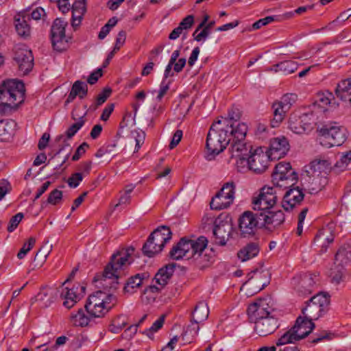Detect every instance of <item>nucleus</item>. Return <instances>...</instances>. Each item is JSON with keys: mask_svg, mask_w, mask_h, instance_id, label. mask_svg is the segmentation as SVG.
<instances>
[{"mask_svg": "<svg viewBox=\"0 0 351 351\" xmlns=\"http://www.w3.org/2000/svg\"><path fill=\"white\" fill-rule=\"evenodd\" d=\"M315 285V281L309 275H305L300 278L298 285L295 288L297 291L304 295L309 294L312 291V288Z\"/></svg>", "mask_w": 351, "mask_h": 351, "instance_id": "79ce46f5", "label": "nucleus"}, {"mask_svg": "<svg viewBox=\"0 0 351 351\" xmlns=\"http://www.w3.org/2000/svg\"><path fill=\"white\" fill-rule=\"evenodd\" d=\"M271 310L272 309L268 307L267 299H260L248 306L247 313L250 319L255 322L264 315H269Z\"/></svg>", "mask_w": 351, "mask_h": 351, "instance_id": "a878e982", "label": "nucleus"}, {"mask_svg": "<svg viewBox=\"0 0 351 351\" xmlns=\"http://www.w3.org/2000/svg\"><path fill=\"white\" fill-rule=\"evenodd\" d=\"M232 226L228 222L216 224L213 228L215 243L219 245H225L230 237Z\"/></svg>", "mask_w": 351, "mask_h": 351, "instance_id": "cd10ccee", "label": "nucleus"}, {"mask_svg": "<svg viewBox=\"0 0 351 351\" xmlns=\"http://www.w3.org/2000/svg\"><path fill=\"white\" fill-rule=\"evenodd\" d=\"M116 24L117 23H106V25L101 28L99 33V38L101 40L104 39L110 32L111 29L115 26Z\"/></svg>", "mask_w": 351, "mask_h": 351, "instance_id": "774afa93", "label": "nucleus"}, {"mask_svg": "<svg viewBox=\"0 0 351 351\" xmlns=\"http://www.w3.org/2000/svg\"><path fill=\"white\" fill-rule=\"evenodd\" d=\"M197 324H196L193 320L191 321V324L189 326V327L187 328V330L182 334V339L184 341L186 340L185 339V337H186V333L188 332H189L191 334H192V335L193 337L196 336L198 334V332L199 330V326Z\"/></svg>", "mask_w": 351, "mask_h": 351, "instance_id": "680f3d73", "label": "nucleus"}, {"mask_svg": "<svg viewBox=\"0 0 351 351\" xmlns=\"http://www.w3.org/2000/svg\"><path fill=\"white\" fill-rule=\"evenodd\" d=\"M276 67L283 74L288 75L293 73L298 69V65L294 61L286 60L276 64Z\"/></svg>", "mask_w": 351, "mask_h": 351, "instance_id": "c03bdc74", "label": "nucleus"}, {"mask_svg": "<svg viewBox=\"0 0 351 351\" xmlns=\"http://www.w3.org/2000/svg\"><path fill=\"white\" fill-rule=\"evenodd\" d=\"M14 60L16 62L20 72L25 75L28 73L34 65L32 51L24 45H17L14 47Z\"/></svg>", "mask_w": 351, "mask_h": 351, "instance_id": "a211bd4d", "label": "nucleus"}, {"mask_svg": "<svg viewBox=\"0 0 351 351\" xmlns=\"http://www.w3.org/2000/svg\"><path fill=\"white\" fill-rule=\"evenodd\" d=\"M165 315H162L156 322H154L152 326L149 329L145 330L143 333L147 335L149 338H152L154 333L162 327L165 322Z\"/></svg>", "mask_w": 351, "mask_h": 351, "instance_id": "09e8293b", "label": "nucleus"}, {"mask_svg": "<svg viewBox=\"0 0 351 351\" xmlns=\"http://www.w3.org/2000/svg\"><path fill=\"white\" fill-rule=\"evenodd\" d=\"M296 97L297 96L295 94H285L278 102L282 106V108H284L285 110H289L295 101Z\"/></svg>", "mask_w": 351, "mask_h": 351, "instance_id": "8fccbe9b", "label": "nucleus"}, {"mask_svg": "<svg viewBox=\"0 0 351 351\" xmlns=\"http://www.w3.org/2000/svg\"><path fill=\"white\" fill-rule=\"evenodd\" d=\"M315 328V324L308 319L298 317L295 325L285 332L276 342L277 346L294 343L307 337Z\"/></svg>", "mask_w": 351, "mask_h": 351, "instance_id": "1a4fd4ad", "label": "nucleus"}, {"mask_svg": "<svg viewBox=\"0 0 351 351\" xmlns=\"http://www.w3.org/2000/svg\"><path fill=\"white\" fill-rule=\"evenodd\" d=\"M15 29L18 35L23 38H27L31 34V27L29 23H16Z\"/></svg>", "mask_w": 351, "mask_h": 351, "instance_id": "3c124183", "label": "nucleus"}, {"mask_svg": "<svg viewBox=\"0 0 351 351\" xmlns=\"http://www.w3.org/2000/svg\"><path fill=\"white\" fill-rule=\"evenodd\" d=\"M172 232L167 226H161L149 236L142 247L143 253L147 257H153L160 253L165 244L171 239Z\"/></svg>", "mask_w": 351, "mask_h": 351, "instance_id": "6e6552de", "label": "nucleus"}, {"mask_svg": "<svg viewBox=\"0 0 351 351\" xmlns=\"http://www.w3.org/2000/svg\"><path fill=\"white\" fill-rule=\"evenodd\" d=\"M23 218V214L21 213H19L13 216L10 220L9 225L8 226V231L10 232L14 231L17 228Z\"/></svg>", "mask_w": 351, "mask_h": 351, "instance_id": "6e6d98bb", "label": "nucleus"}, {"mask_svg": "<svg viewBox=\"0 0 351 351\" xmlns=\"http://www.w3.org/2000/svg\"><path fill=\"white\" fill-rule=\"evenodd\" d=\"M235 184L234 182L225 183L221 189L212 198L210 206L212 210H223L228 208L234 202Z\"/></svg>", "mask_w": 351, "mask_h": 351, "instance_id": "ddd939ff", "label": "nucleus"}, {"mask_svg": "<svg viewBox=\"0 0 351 351\" xmlns=\"http://www.w3.org/2000/svg\"><path fill=\"white\" fill-rule=\"evenodd\" d=\"M134 252L133 247L121 249L113 254L111 256L110 261L105 267L103 274L102 285L107 286V280H112V283L110 289H117L118 284V278L119 277V270L123 269L125 267L130 265L134 259L132 255Z\"/></svg>", "mask_w": 351, "mask_h": 351, "instance_id": "39448f33", "label": "nucleus"}, {"mask_svg": "<svg viewBox=\"0 0 351 351\" xmlns=\"http://www.w3.org/2000/svg\"><path fill=\"white\" fill-rule=\"evenodd\" d=\"M16 123L13 120L0 121V141H8L14 134Z\"/></svg>", "mask_w": 351, "mask_h": 351, "instance_id": "72a5a7b5", "label": "nucleus"}, {"mask_svg": "<svg viewBox=\"0 0 351 351\" xmlns=\"http://www.w3.org/2000/svg\"><path fill=\"white\" fill-rule=\"evenodd\" d=\"M319 143L325 147L340 146L346 139V130L338 125H324L317 130Z\"/></svg>", "mask_w": 351, "mask_h": 351, "instance_id": "9d476101", "label": "nucleus"}, {"mask_svg": "<svg viewBox=\"0 0 351 351\" xmlns=\"http://www.w3.org/2000/svg\"><path fill=\"white\" fill-rule=\"evenodd\" d=\"M331 165L332 162L328 159L317 158L310 163L309 170H306V173L319 175L326 173L331 169Z\"/></svg>", "mask_w": 351, "mask_h": 351, "instance_id": "c756f323", "label": "nucleus"}, {"mask_svg": "<svg viewBox=\"0 0 351 351\" xmlns=\"http://www.w3.org/2000/svg\"><path fill=\"white\" fill-rule=\"evenodd\" d=\"M102 76V69L99 68L93 72L88 78V83L90 84H95L99 78Z\"/></svg>", "mask_w": 351, "mask_h": 351, "instance_id": "69168bd1", "label": "nucleus"}, {"mask_svg": "<svg viewBox=\"0 0 351 351\" xmlns=\"http://www.w3.org/2000/svg\"><path fill=\"white\" fill-rule=\"evenodd\" d=\"M317 118L313 112L304 113L299 118L291 117L289 122V128L295 134H301L313 129Z\"/></svg>", "mask_w": 351, "mask_h": 351, "instance_id": "6ab92c4d", "label": "nucleus"}, {"mask_svg": "<svg viewBox=\"0 0 351 351\" xmlns=\"http://www.w3.org/2000/svg\"><path fill=\"white\" fill-rule=\"evenodd\" d=\"M25 87L21 81L8 80L0 84V114L16 110L24 100Z\"/></svg>", "mask_w": 351, "mask_h": 351, "instance_id": "7ed1b4c3", "label": "nucleus"}, {"mask_svg": "<svg viewBox=\"0 0 351 351\" xmlns=\"http://www.w3.org/2000/svg\"><path fill=\"white\" fill-rule=\"evenodd\" d=\"M351 162V149L341 154L339 160L335 165V168L339 171L346 169L348 165Z\"/></svg>", "mask_w": 351, "mask_h": 351, "instance_id": "37998d69", "label": "nucleus"}, {"mask_svg": "<svg viewBox=\"0 0 351 351\" xmlns=\"http://www.w3.org/2000/svg\"><path fill=\"white\" fill-rule=\"evenodd\" d=\"M71 0H49L51 3H55L59 11L64 14L71 12V20L73 22L75 21H81L84 14L86 8L85 0H76L72 5Z\"/></svg>", "mask_w": 351, "mask_h": 351, "instance_id": "dca6fc26", "label": "nucleus"}, {"mask_svg": "<svg viewBox=\"0 0 351 351\" xmlns=\"http://www.w3.org/2000/svg\"><path fill=\"white\" fill-rule=\"evenodd\" d=\"M209 314L208 307L207 304L203 302H199L193 313V321L196 324H199L206 320Z\"/></svg>", "mask_w": 351, "mask_h": 351, "instance_id": "58836bf2", "label": "nucleus"}, {"mask_svg": "<svg viewBox=\"0 0 351 351\" xmlns=\"http://www.w3.org/2000/svg\"><path fill=\"white\" fill-rule=\"evenodd\" d=\"M88 147V145L86 143H82L76 149L75 153L72 157L73 161H77L86 152V148Z\"/></svg>", "mask_w": 351, "mask_h": 351, "instance_id": "e2e57ef3", "label": "nucleus"}, {"mask_svg": "<svg viewBox=\"0 0 351 351\" xmlns=\"http://www.w3.org/2000/svg\"><path fill=\"white\" fill-rule=\"evenodd\" d=\"M298 176L289 162L278 163L272 173V183L274 187L287 189L294 186Z\"/></svg>", "mask_w": 351, "mask_h": 351, "instance_id": "9b49d317", "label": "nucleus"}, {"mask_svg": "<svg viewBox=\"0 0 351 351\" xmlns=\"http://www.w3.org/2000/svg\"><path fill=\"white\" fill-rule=\"evenodd\" d=\"M295 12H289L281 15L269 16L257 20L256 22H272L274 21H288L294 19Z\"/></svg>", "mask_w": 351, "mask_h": 351, "instance_id": "49530a36", "label": "nucleus"}, {"mask_svg": "<svg viewBox=\"0 0 351 351\" xmlns=\"http://www.w3.org/2000/svg\"><path fill=\"white\" fill-rule=\"evenodd\" d=\"M72 119L75 121L73 124H72L65 132L64 135H60L56 138L58 141L63 139V141L65 142L66 138L69 139L71 138L84 125L85 119L84 115L80 116L79 118L76 117L75 112L73 111L71 113Z\"/></svg>", "mask_w": 351, "mask_h": 351, "instance_id": "7c9ffc66", "label": "nucleus"}, {"mask_svg": "<svg viewBox=\"0 0 351 351\" xmlns=\"http://www.w3.org/2000/svg\"><path fill=\"white\" fill-rule=\"evenodd\" d=\"M283 196L282 206L289 211L294 207L300 204L304 199V195L299 186H289Z\"/></svg>", "mask_w": 351, "mask_h": 351, "instance_id": "412c9836", "label": "nucleus"}, {"mask_svg": "<svg viewBox=\"0 0 351 351\" xmlns=\"http://www.w3.org/2000/svg\"><path fill=\"white\" fill-rule=\"evenodd\" d=\"M132 137L135 139V151L138 152L141 145L144 143L145 139V133L139 130H135L131 132Z\"/></svg>", "mask_w": 351, "mask_h": 351, "instance_id": "603ef678", "label": "nucleus"}, {"mask_svg": "<svg viewBox=\"0 0 351 351\" xmlns=\"http://www.w3.org/2000/svg\"><path fill=\"white\" fill-rule=\"evenodd\" d=\"M246 148V153L235 157L232 164L239 171L249 169L256 173H263L268 167L270 158L269 154L261 147L252 149V145L247 142Z\"/></svg>", "mask_w": 351, "mask_h": 351, "instance_id": "20e7f679", "label": "nucleus"}, {"mask_svg": "<svg viewBox=\"0 0 351 351\" xmlns=\"http://www.w3.org/2000/svg\"><path fill=\"white\" fill-rule=\"evenodd\" d=\"M48 241L46 242L45 245H44L36 253L35 256V259L38 258L40 256H43L44 260H46L48 255L50 254L52 250V245H47Z\"/></svg>", "mask_w": 351, "mask_h": 351, "instance_id": "13d9d810", "label": "nucleus"}, {"mask_svg": "<svg viewBox=\"0 0 351 351\" xmlns=\"http://www.w3.org/2000/svg\"><path fill=\"white\" fill-rule=\"evenodd\" d=\"M67 23H53L50 30V40L53 50L62 52L69 47L71 36L66 34Z\"/></svg>", "mask_w": 351, "mask_h": 351, "instance_id": "2eb2a0df", "label": "nucleus"}, {"mask_svg": "<svg viewBox=\"0 0 351 351\" xmlns=\"http://www.w3.org/2000/svg\"><path fill=\"white\" fill-rule=\"evenodd\" d=\"M261 221L259 213H254L251 211L244 212L239 219V229L241 234L243 237L253 235Z\"/></svg>", "mask_w": 351, "mask_h": 351, "instance_id": "f3484780", "label": "nucleus"}, {"mask_svg": "<svg viewBox=\"0 0 351 351\" xmlns=\"http://www.w3.org/2000/svg\"><path fill=\"white\" fill-rule=\"evenodd\" d=\"M193 23H180V26L175 28L169 34V38L171 40L177 39L182 34L184 29L191 28Z\"/></svg>", "mask_w": 351, "mask_h": 351, "instance_id": "5fc2aeb1", "label": "nucleus"}, {"mask_svg": "<svg viewBox=\"0 0 351 351\" xmlns=\"http://www.w3.org/2000/svg\"><path fill=\"white\" fill-rule=\"evenodd\" d=\"M62 196V192L61 191L54 189L49 193L47 201L43 203L42 206H44L48 204L51 205H57L61 202Z\"/></svg>", "mask_w": 351, "mask_h": 351, "instance_id": "de8ad7c7", "label": "nucleus"}, {"mask_svg": "<svg viewBox=\"0 0 351 351\" xmlns=\"http://www.w3.org/2000/svg\"><path fill=\"white\" fill-rule=\"evenodd\" d=\"M83 179V175L82 173H73L67 181V183L70 187L76 188Z\"/></svg>", "mask_w": 351, "mask_h": 351, "instance_id": "4d7b16f0", "label": "nucleus"}, {"mask_svg": "<svg viewBox=\"0 0 351 351\" xmlns=\"http://www.w3.org/2000/svg\"><path fill=\"white\" fill-rule=\"evenodd\" d=\"M87 93L88 85L86 83L80 80L75 82L65 101L66 104L72 102L77 96L80 99L84 98Z\"/></svg>", "mask_w": 351, "mask_h": 351, "instance_id": "2f4dec72", "label": "nucleus"}, {"mask_svg": "<svg viewBox=\"0 0 351 351\" xmlns=\"http://www.w3.org/2000/svg\"><path fill=\"white\" fill-rule=\"evenodd\" d=\"M47 14L45 10L41 7H37L35 9L27 8L19 12L14 16V22H28L34 21H45Z\"/></svg>", "mask_w": 351, "mask_h": 351, "instance_id": "bb28decb", "label": "nucleus"}, {"mask_svg": "<svg viewBox=\"0 0 351 351\" xmlns=\"http://www.w3.org/2000/svg\"><path fill=\"white\" fill-rule=\"evenodd\" d=\"M315 242L321 244L322 247L327 248V245L334 241V234L330 227H326L319 230L315 237Z\"/></svg>", "mask_w": 351, "mask_h": 351, "instance_id": "e433bc0d", "label": "nucleus"}, {"mask_svg": "<svg viewBox=\"0 0 351 351\" xmlns=\"http://www.w3.org/2000/svg\"><path fill=\"white\" fill-rule=\"evenodd\" d=\"M182 137V131L180 130H178L175 132L171 143L169 144V148L171 149H173L175 147L178 145V144L180 142Z\"/></svg>", "mask_w": 351, "mask_h": 351, "instance_id": "0e129e2a", "label": "nucleus"}, {"mask_svg": "<svg viewBox=\"0 0 351 351\" xmlns=\"http://www.w3.org/2000/svg\"><path fill=\"white\" fill-rule=\"evenodd\" d=\"M279 326L277 319L272 316L264 315L255 322V331L260 336L273 333Z\"/></svg>", "mask_w": 351, "mask_h": 351, "instance_id": "b1692460", "label": "nucleus"}, {"mask_svg": "<svg viewBox=\"0 0 351 351\" xmlns=\"http://www.w3.org/2000/svg\"><path fill=\"white\" fill-rule=\"evenodd\" d=\"M351 262V247L349 245L339 247L335 257V263L339 267H344Z\"/></svg>", "mask_w": 351, "mask_h": 351, "instance_id": "c9c22d12", "label": "nucleus"}, {"mask_svg": "<svg viewBox=\"0 0 351 351\" xmlns=\"http://www.w3.org/2000/svg\"><path fill=\"white\" fill-rule=\"evenodd\" d=\"M247 132L246 124H240L235 129H229L228 122L226 120H217L214 122L207 135L206 160H213L229 144V162H232L235 157L245 154Z\"/></svg>", "mask_w": 351, "mask_h": 351, "instance_id": "f257e3e1", "label": "nucleus"}, {"mask_svg": "<svg viewBox=\"0 0 351 351\" xmlns=\"http://www.w3.org/2000/svg\"><path fill=\"white\" fill-rule=\"evenodd\" d=\"M36 243V239L33 237H31L29 239L28 241L25 243H24L23 246L21 249V250L17 254V257L19 259L23 258L25 255L27 254L28 252H29L32 248L34 247V244Z\"/></svg>", "mask_w": 351, "mask_h": 351, "instance_id": "864d4df0", "label": "nucleus"}, {"mask_svg": "<svg viewBox=\"0 0 351 351\" xmlns=\"http://www.w3.org/2000/svg\"><path fill=\"white\" fill-rule=\"evenodd\" d=\"M249 283L255 286L256 291L263 289L269 283L270 275L266 269H255L247 274Z\"/></svg>", "mask_w": 351, "mask_h": 351, "instance_id": "393cba45", "label": "nucleus"}, {"mask_svg": "<svg viewBox=\"0 0 351 351\" xmlns=\"http://www.w3.org/2000/svg\"><path fill=\"white\" fill-rule=\"evenodd\" d=\"M126 38V33L125 31H120L118 34L117 38L116 39V43H115V49H120V48L125 43Z\"/></svg>", "mask_w": 351, "mask_h": 351, "instance_id": "338daca9", "label": "nucleus"}, {"mask_svg": "<svg viewBox=\"0 0 351 351\" xmlns=\"http://www.w3.org/2000/svg\"><path fill=\"white\" fill-rule=\"evenodd\" d=\"M214 23H199L193 34L194 39L197 42H204L212 33Z\"/></svg>", "mask_w": 351, "mask_h": 351, "instance_id": "4c0bfd02", "label": "nucleus"}, {"mask_svg": "<svg viewBox=\"0 0 351 351\" xmlns=\"http://www.w3.org/2000/svg\"><path fill=\"white\" fill-rule=\"evenodd\" d=\"M148 277L147 274H137L128 278L124 286L123 291L125 293L132 294L136 291V289L143 283V280Z\"/></svg>", "mask_w": 351, "mask_h": 351, "instance_id": "f704fd0d", "label": "nucleus"}, {"mask_svg": "<svg viewBox=\"0 0 351 351\" xmlns=\"http://www.w3.org/2000/svg\"><path fill=\"white\" fill-rule=\"evenodd\" d=\"M240 116L239 112H236L234 110H230L228 113L227 117H221L219 120H226L228 122L229 129H235L240 124H245L244 123H240L238 121Z\"/></svg>", "mask_w": 351, "mask_h": 351, "instance_id": "a18cd8bd", "label": "nucleus"}, {"mask_svg": "<svg viewBox=\"0 0 351 351\" xmlns=\"http://www.w3.org/2000/svg\"><path fill=\"white\" fill-rule=\"evenodd\" d=\"M329 298L322 293L312 297L302 308V313L306 319L311 321L317 320L327 311L329 305Z\"/></svg>", "mask_w": 351, "mask_h": 351, "instance_id": "f8f14e48", "label": "nucleus"}, {"mask_svg": "<svg viewBox=\"0 0 351 351\" xmlns=\"http://www.w3.org/2000/svg\"><path fill=\"white\" fill-rule=\"evenodd\" d=\"M169 89V83L166 82V80H162L160 86V89L158 90V95L156 97V99L158 101H160L162 99V97L167 94Z\"/></svg>", "mask_w": 351, "mask_h": 351, "instance_id": "052dcab7", "label": "nucleus"}, {"mask_svg": "<svg viewBox=\"0 0 351 351\" xmlns=\"http://www.w3.org/2000/svg\"><path fill=\"white\" fill-rule=\"evenodd\" d=\"M95 319L88 314L86 315L82 308H80L76 313H73L70 316V323L74 326L84 327L92 322H94Z\"/></svg>", "mask_w": 351, "mask_h": 351, "instance_id": "473e14b6", "label": "nucleus"}, {"mask_svg": "<svg viewBox=\"0 0 351 351\" xmlns=\"http://www.w3.org/2000/svg\"><path fill=\"white\" fill-rule=\"evenodd\" d=\"M111 93L112 90L110 88H105L104 90L100 94H99V95L97 97V106H100L103 104L106 101V99L110 97Z\"/></svg>", "mask_w": 351, "mask_h": 351, "instance_id": "bf43d9fd", "label": "nucleus"}, {"mask_svg": "<svg viewBox=\"0 0 351 351\" xmlns=\"http://www.w3.org/2000/svg\"><path fill=\"white\" fill-rule=\"evenodd\" d=\"M277 195L275 187L265 186L262 188L259 195L253 198V209L256 213L269 212L276 203Z\"/></svg>", "mask_w": 351, "mask_h": 351, "instance_id": "4468645a", "label": "nucleus"}, {"mask_svg": "<svg viewBox=\"0 0 351 351\" xmlns=\"http://www.w3.org/2000/svg\"><path fill=\"white\" fill-rule=\"evenodd\" d=\"M208 240L205 237L189 239L182 238L169 252V257L173 260L183 258H193L197 267L203 269L212 265L214 261V253L206 250Z\"/></svg>", "mask_w": 351, "mask_h": 351, "instance_id": "f03ea898", "label": "nucleus"}, {"mask_svg": "<svg viewBox=\"0 0 351 351\" xmlns=\"http://www.w3.org/2000/svg\"><path fill=\"white\" fill-rule=\"evenodd\" d=\"M86 287L80 285H74L71 288L62 287L60 297L63 302V306L70 309L77 304L84 296Z\"/></svg>", "mask_w": 351, "mask_h": 351, "instance_id": "aec40b11", "label": "nucleus"}, {"mask_svg": "<svg viewBox=\"0 0 351 351\" xmlns=\"http://www.w3.org/2000/svg\"><path fill=\"white\" fill-rule=\"evenodd\" d=\"M272 108L274 110V118L271 121V125L272 128H276L283 121L286 113L289 110L282 108V106L278 101L273 104Z\"/></svg>", "mask_w": 351, "mask_h": 351, "instance_id": "ea45409f", "label": "nucleus"}, {"mask_svg": "<svg viewBox=\"0 0 351 351\" xmlns=\"http://www.w3.org/2000/svg\"><path fill=\"white\" fill-rule=\"evenodd\" d=\"M259 217L261 218V224L269 230H273L281 226L285 219L284 213L282 210H277L276 212L269 210L267 213L261 212Z\"/></svg>", "mask_w": 351, "mask_h": 351, "instance_id": "5701e85b", "label": "nucleus"}, {"mask_svg": "<svg viewBox=\"0 0 351 351\" xmlns=\"http://www.w3.org/2000/svg\"><path fill=\"white\" fill-rule=\"evenodd\" d=\"M258 252V246L255 243H250L238 252V257L243 262L255 257Z\"/></svg>", "mask_w": 351, "mask_h": 351, "instance_id": "a19ab883", "label": "nucleus"}, {"mask_svg": "<svg viewBox=\"0 0 351 351\" xmlns=\"http://www.w3.org/2000/svg\"><path fill=\"white\" fill-rule=\"evenodd\" d=\"M176 264L171 263L159 269L153 280L156 285H150L143 291L141 295V300L143 303L148 304L156 301L160 291L167 284L168 280L174 272Z\"/></svg>", "mask_w": 351, "mask_h": 351, "instance_id": "423d86ee", "label": "nucleus"}, {"mask_svg": "<svg viewBox=\"0 0 351 351\" xmlns=\"http://www.w3.org/2000/svg\"><path fill=\"white\" fill-rule=\"evenodd\" d=\"M114 301L112 295L98 291L89 296L84 307L94 319L101 318L112 308Z\"/></svg>", "mask_w": 351, "mask_h": 351, "instance_id": "0eeeda50", "label": "nucleus"}, {"mask_svg": "<svg viewBox=\"0 0 351 351\" xmlns=\"http://www.w3.org/2000/svg\"><path fill=\"white\" fill-rule=\"evenodd\" d=\"M289 150V143L285 136L271 140L268 154L271 160H278L284 157Z\"/></svg>", "mask_w": 351, "mask_h": 351, "instance_id": "4be33fe9", "label": "nucleus"}, {"mask_svg": "<svg viewBox=\"0 0 351 351\" xmlns=\"http://www.w3.org/2000/svg\"><path fill=\"white\" fill-rule=\"evenodd\" d=\"M304 181L305 186L311 194L321 191L326 182L325 176L307 173L304 177Z\"/></svg>", "mask_w": 351, "mask_h": 351, "instance_id": "c85d7f7f", "label": "nucleus"}]
</instances>
